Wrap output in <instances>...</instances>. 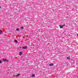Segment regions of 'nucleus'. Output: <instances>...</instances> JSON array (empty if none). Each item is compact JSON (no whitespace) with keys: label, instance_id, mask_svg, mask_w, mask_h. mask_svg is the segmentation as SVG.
Segmentation results:
<instances>
[{"label":"nucleus","instance_id":"obj_1","mask_svg":"<svg viewBox=\"0 0 78 78\" xmlns=\"http://www.w3.org/2000/svg\"><path fill=\"white\" fill-rule=\"evenodd\" d=\"M65 25H60L59 26L60 27V28H63V27H65Z\"/></svg>","mask_w":78,"mask_h":78},{"label":"nucleus","instance_id":"obj_2","mask_svg":"<svg viewBox=\"0 0 78 78\" xmlns=\"http://www.w3.org/2000/svg\"><path fill=\"white\" fill-rule=\"evenodd\" d=\"M27 48V46H25V47H23V48L24 49H26Z\"/></svg>","mask_w":78,"mask_h":78},{"label":"nucleus","instance_id":"obj_3","mask_svg":"<svg viewBox=\"0 0 78 78\" xmlns=\"http://www.w3.org/2000/svg\"><path fill=\"white\" fill-rule=\"evenodd\" d=\"M49 66H53V64L52 63L50 64Z\"/></svg>","mask_w":78,"mask_h":78},{"label":"nucleus","instance_id":"obj_4","mask_svg":"<svg viewBox=\"0 0 78 78\" xmlns=\"http://www.w3.org/2000/svg\"><path fill=\"white\" fill-rule=\"evenodd\" d=\"M67 59H68V60H70V57H67Z\"/></svg>","mask_w":78,"mask_h":78},{"label":"nucleus","instance_id":"obj_5","mask_svg":"<svg viewBox=\"0 0 78 78\" xmlns=\"http://www.w3.org/2000/svg\"><path fill=\"white\" fill-rule=\"evenodd\" d=\"M32 77H34V76H35V75L34 74H32Z\"/></svg>","mask_w":78,"mask_h":78},{"label":"nucleus","instance_id":"obj_6","mask_svg":"<svg viewBox=\"0 0 78 78\" xmlns=\"http://www.w3.org/2000/svg\"><path fill=\"white\" fill-rule=\"evenodd\" d=\"M4 61H6L7 62V61H8L6 60V59H4Z\"/></svg>","mask_w":78,"mask_h":78},{"label":"nucleus","instance_id":"obj_7","mask_svg":"<svg viewBox=\"0 0 78 78\" xmlns=\"http://www.w3.org/2000/svg\"><path fill=\"white\" fill-rule=\"evenodd\" d=\"M16 31H19V29H18V28H16Z\"/></svg>","mask_w":78,"mask_h":78},{"label":"nucleus","instance_id":"obj_8","mask_svg":"<svg viewBox=\"0 0 78 78\" xmlns=\"http://www.w3.org/2000/svg\"><path fill=\"white\" fill-rule=\"evenodd\" d=\"M20 55H22V52H20Z\"/></svg>","mask_w":78,"mask_h":78},{"label":"nucleus","instance_id":"obj_9","mask_svg":"<svg viewBox=\"0 0 78 78\" xmlns=\"http://www.w3.org/2000/svg\"><path fill=\"white\" fill-rule=\"evenodd\" d=\"M19 75H20V74H18L17 75H16V76H19Z\"/></svg>","mask_w":78,"mask_h":78},{"label":"nucleus","instance_id":"obj_10","mask_svg":"<svg viewBox=\"0 0 78 78\" xmlns=\"http://www.w3.org/2000/svg\"><path fill=\"white\" fill-rule=\"evenodd\" d=\"M2 31H0V34H2Z\"/></svg>","mask_w":78,"mask_h":78},{"label":"nucleus","instance_id":"obj_11","mask_svg":"<svg viewBox=\"0 0 78 78\" xmlns=\"http://www.w3.org/2000/svg\"><path fill=\"white\" fill-rule=\"evenodd\" d=\"M15 42H16V43H17V40H15L14 41Z\"/></svg>","mask_w":78,"mask_h":78},{"label":"nucleus","instance_id":"obj_12","mask_svg":"<svg viewBox=\"0 0 78 78\" xmlns=\"http://www.w3.org/2000/svg\"><path fill=\"white\" fill-rule=\"evenodd\" d=\"M21 29H23V27H21Z\"/></svg>","mask_w":78,"mask_h":78},{"label":"nucleus","instance_id":"obj_13","mask_svg":"<svg viewBox=\"0 0 78 78\" xmlns=\"http://www.w3.org/2000/svg\"><path fill=\"white\" fill-rule=\"evenodd\" d=\"M12 77H15V75H13V76H12Z\"/></svg>","mask_w":78,"mask_h":78},{"label":"nucleus","instance_id":"obj_14","mask_svg":"<svg viewBox=\"0 0 78 78\" xmlns=\"http://www.w3.org/2000/svg\"><path fill=\"white\" fill-rule=\"evenodd\" d=\"M2 62V61L0 60V63H1Z\"/></svg>","mask_w":78,"mask_h":78},{"label":"nucleus","instance_id":"obj_15","mask_svg":"<svg viewBox=\"0 0 78 78\" xmlns=\"http://www.w3.org/2000/svg\"><path fill=\"white\" fill-rule=\"evenodd\" d=\"M77 36L78 37V34H77Z\"/></svg>","mask_w":78,"mask_h":78},{"label":"nucleus","instance_id":"obj_16","mask_svg":"<svg viewBox=\"0 0 78 78\" xmlns=\"http://www.w3.org/2000/svg\"><path fill=\"white\" fill-rule=\"evenodd\" d=\"M1 7H0V9H1Z\"/></svg>","mask_w":78,"mask_h":78}]
</instances>
